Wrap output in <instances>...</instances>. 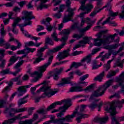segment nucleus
I'll use <instances>...</instances> for the list:
<instances>
[{
  "label": "nucleus",
  "mask_w": 124,
  "mask_h": 124,
  "mask_svg": "<svg viewBox=\"0 0 124 124\" xmlns=\"http://www.w3.org/2000/svg\"><path fill=\"white\" fill-rule=\"evenodd\" d=\"M62 104L64 106L59 108V110H61V112L58 113L57 116L58 118H63V117H64V114L63 113H64L65 110H67V109L72 105L71 102L70 100H64L62 101L56 102L50 105L46 109V111L48 112V111H50V110H52V109L56 108L57 105H62Z\"/></svg>",
  "instance_id": "nucleus-1"
},
{
  "label": "nucleus",
  "mask_w": 124,
  "mask_h": 124,
  "mask_svg": "<svg viewBox=\"0 0 124 124\" xmlns=\"http://www.w3.org/2000/svg\"><path fill=\"white\" fill-rule=\"evenodd\" d=\"M70 31H71V30L69 29H64L62 30V31L60 32V34L62 35H63V37L62 38L61 40V41L62 42V44L52 49L49 50L48 52H47V55H50V54L53 53L59 52V51H60V50H61L62 48H63L64 45L66 44L65 42H66V41L68 38V35H69Z\"/></svg>",
  "instance_id": "nucleus-2"
},
{
  "label": "nucleus",
  "mask_w": 124,
  "mask_h": 124,
  "mask_svg": "<svg viewBox=\"0 0 124 124\" xmlns=\"http://www.w3.org/2000/svg\"><path fill=\"white\" fill-rule=\"evenodd\" d=\"M114 83V78L110 79L107 81L104 85L101 86L98 88L96 91H94L90 98V101L92 99H93L94 97L101 96L102 94H104L105 91H106L112 84Z\"/></svg>",
  "instance_id": "nucleus-3"
},
{
  "label": "nucleus",
  "mask_w": 124,
  "mask_h": 124,
  "mask_svg": "<svg viewBox=\"0 0 124 124\" xmlns=\"http://www.w3.org/2000/svg\"><path fill=\"white\" fill-rule=\"evenodd\" d=\"M53 59H54V56L53 55L50 56L48 58V62L47 63H45L44 65L38 68V72H34L33 73L31 74V70H29L28 71V73H29V74H30L32 77H33L34 75L37 76L38 78H39V77H41V76H42V73H43V72L46 70V68H47V67H48L49 65L52 63Z\"/></svg>",
  "instance_id": "nucleus-4"
},
{
  "label": "nucleus",
  "mask_w": 124,
  "mask_h": 124,
  "mask_svg": "<svg viewBox=\"0 0 124 124\" xmlns=\"http://www.w3.org/2000/svg\"><path fill=\"white\" fill-rule=\"evenodd\" d=\"M47 84H48V82L46 81H44L43 82L41 83V85H44L42 88L37 91V93H39L40 92H44V94H45L46 96L50 97V96H52V95H54V94L57 93L58 91L52 90L51 87L47 86Z\"/></svg>",
  "instance_id": "nucleus-5"
},
{
  "label": "nucleus",
  "mask_w": 124,
  "mask_h": 124,
  "mask_svg": "<svg viewBox=\"0 0 124 124\" xmlns=\"http://www.w3.org/2000/svg\"><path fill=\"white\" fill-rule=\"evenodd\" d=\"M105 110L106 111V112H108V113H110L112 120V124H120V123H119V121H118L117 118H116V117L114 116L117 113V111H116V107L115 106V105L113 104L111 105L110 108L106 107L105 108Z\"/></svg>",
  "instance_id": "nucleus-6"
},
{
  "label": "nucleus",
  "mask_w": 124,
  "mask_h": 124,
  "mask_svg": "<svg viewBox=\"0 0 124 124\" xmlns=\"http://www.w3.org/2000/svg\"><path fill=\"white\" fill-rule=\"evenodd\" d=\"M85 4V3L82 4L79 8V9L81 10L86 11L85 12L81 13L80 14V16H84L85 14H88V13H89V12L92 11V9L93 8V4H87L86 6Z\"/></svg>",
  "instance_id": "nucleus-7"
},
{
  "label": "nucleus",
  "mask_w": 124,
  "mask_h": 124,
  "mask_svg": "<svg viewBox=\"0 0 124 124\" xmlns=\"http://www.w3.org/2000/svg\"><path fill=\"white\" fill-rule=\"evenodd\" d=\"M92 26L93 25H92V24H90L84 28L79 29L78 31H79V32H82V33L79 35L78 34H74L72 36L73 38H77L78 39H80V38H82V37H83V36H84V32H86L87 31H89V30H90V29L92 28Z\"/></svg>",
  "instance_id": "nucleus-8"
},
{
  "label": "nucleus",
  "mask_w": 124,
  "mask_h": 124,
  "mask_svg": "<svg viewBox=\"0 0 124 124\" xmlns=\"http://www.w3.org/2000/svg\"><path fill=\"white\" fill-rule=\"evenodd\" d=\"M46 49H47V46H45L44 47H41L39 50H38L37 53L36 54L37 58L33 63H38L41 61H43L44 60L42 58V52H43Z\"/></svg>",
  "instance_id": "nucleus-9"
},
{
  "label": "nucleus",
  "mask_w": 124,
  "mask_h": 124,
  "mask_svg": "<svg viewBox=\"0 0 124 124\" xmlns=\"http://www.w3.org/2000/svg\"><path fill=\"white\" fill-rule=\"evenodd\" d=\"M62 71H63V68L62 67L60 68L59 69L58 68L55 69L53 71L51 72V76H53L54 80L58 81L60 79L59 76L60 74H62Z\"/></svg>",
  "instance_id": "nucleus-10"
},
{
  "label": "nucleus",
  "mask_w": 124,
  "mask_h": 124,
  "mask_svg": "<svg viewBox=\"0 0 124 124\" xmlns=\"http://www.w3.org/2000/svg\"><path fill=\"white\" fill-rule=\"evenodd\" d=\"M79 109V107H77L75 108V110L73 111V113L71 115H67L64 117H63L64 122H72V120L73 118L75 117L76 115H77V112Z\"/></svg>",
  "instance_id": "nucleus-11"
},
{
  "label": "nucleus",
  "mask_w": 124,
  "mask_h": 124,
  "mask_svg": "<svg viewBox=\"0 0 124 124\" xmlns=\"http://www.w3.org/2000/svg\"><path fill=\"white\" fill-rule=\"evenodd\" d=\"M74 73V72H73L69 73V76H70V77L67 78L66 79H62V82L58 84V86L59 87H62V86H64L65 84H70V79H72L73 78Z\"/></svg>",
  "instance_id": "nucleus-12"
},
{
  "label": "nucleus",
  "mask_w": 124,
  "mask_h": 124,
  "mask_svg": "<svg viewBox=\"0 0 124 124\" xmlns=\"http://www.w3.org/2000/svg\"><path fill=\"white\" fill-rule=\"evenodd\" d=\"M5 50L0 49V68H4L5 66V60L3 59L4 58Z\"/></svg>",
  "instance_id": "nucleus-13"
},
{
  "label": "nucleus",
  "mask_w": 124,
  "mask_h": 124,
  "mask_svg": "<svg viewBox=\"0 0 124 124\" xmlns=\"http://www.w3.org/2000/svg\"><path fill=\"white\" fill-rule=\"evenodd\" d=\"M21 116H22V114H19L18 115L15 117L13 118H11L10 119H8L6 120H5L2 124H12L14 123L16 121V120H21V119H25L26 118H28V116H25L23 117L22 118H21Z\"/></svg>",
  "instance_id": "nucleus-14"
},
{
  "label": "nucleus",
  "mask_w": 124,
  "mask_h": 124,
  "mask_svg": "<svg viewBox=\"0 0 124 124\" xmlns=\"http://www.w3.org/2000/svg\"><path fill=\"white\" fill-rule=\"evenodd\" d=\"M118 35V34L115 33L113 35H109L108 36L105 40H104L105 44H110L112 42H116V41H115V37Z\"/></svg>",
  "instance_id": "nucleus-15"
},
{
  "label": "nucleus",
  "mask_w": 124,
  "mask_h": 124,
  "mask_svg": "<svg viewBox=\"0 0 124 124\" xmlns=\"http://www.w3.org/2000/svg\"><path fill=\"white\" fill-rule=\"evenodd\" d=\"M69 49H67V50H64L62 52H60L57 56V59L59 61H61V60H63V59H65V58H67L69 56Z\"/></svg>",
  "instance_id": "nucleus-16"
},
{
  "label": "nucleus",
  "mask_w": 124,
  "mask_h": 124,
  "mask_svg": "<svg viewBox=\"0 0 124 124\" xmlns=\"http://www.w3.org/2000/svg\"><path fill=\"white\" fill-rule=\"evenodd\" d=\"M31 85H26L25 86H20L17 89V91L19 93L18 96H22L24 93H27V89L30 88Z\"/></svg>",
  "instance_id": "nucleus-17"
},
{
  "label": "nucleus",
  "mask_w": 124,
  "mask_h": 124,
  "mask_svg": "<svg viewBox=\"0 0 124 124\" xmlns=\"http://www.w3.org/2000/svg\"><path fill=\"white\" fill-rule=\"evenodd\" d=\"M109 120V117L108 116H106V117L103 118L96 117L94 119L93 121L95 123H100L101 124H104L108 122Z\"/></svg>",
  "instance_id": "nucleus-18"
},
{
  "label": "nucleus",
  "mask_w": 124,
  "mask_h": 124,
  "mask_svg": "<svg viewBox=\"0 0 124 124\" xmlns=\"http://www.w3.org/2000/svg\"><path fill=\"white\" fill-rule=\"evenodd\" d=\"M70 4H71L70 0H67L66 1V6L68 7L67 9V11L68 12V16H73L74 15V9L70 7Z\"/></svg>",
  "instance_id": "nucleus-19"
},
{
  "label": "nucleus",
  "mask_w": 124,
  "mask_h": 124,
  "mask_svg": "<svg viewBox=\"0 0 124 124\" xmlns=\"http://www.w3.org/2000/svg\"><path fill=\"white\" fill-rule=\"evenodd\" d=\"M115 19V16H110L108 17L106 20L103 22V23H102V25L103 26H104L105 24H113L114 27H117V25L116 23H115V22H112V20H114Z\"/></svg>",
  "instance_id": "nucleus-20"
},
{
  "label": "nucleus",
  "mask_w": 124,
  "mask_h": 124,
  "mask_svg": "<svg viewBox=\"0 0 124 124\" xmlns=\"http://www.w3.org/2000/svg\"><path fill=\"white\" fill-rule=\"evenodd\" d=\"M116 82L119 83V86H123L124 84V71L121 74L119 77L116 78Z\"/></svg>",
  "instance_id": "nucleus-21"
},
{
  "label": "nucleus",
  "mask_w": 124,
  "mask_h": 124,
  "mask_svg": "<svg viewBox=\"0 0 124 124\" xmlns=\"http://www.w3.org/2000/svg\"><path fill=\"white\" fill-rule=\"evenodd\" d=\"M94 41V46L97 47H99L102 44H105L104 39H93Z\"/></svg>",
  "instance_id": "nucleus-22"
},
{
  "label": "nucleus",
  "mask_w": 124,
  "mask_h": 124,
  "mask_svg": "<svg viewBox=\"0 0 124 124\" xmlns=\"http://www.w3.org/2000/svg\"><path fill=\"white\" fill-rule=\"evenodd\" d=\"M83 91H84L83 87L79 86L72 87L69 90V92L71 93H73L74 92H83Z\"/></svg>",
  "instance_id": "nucleus-23"
},
{
  "label": "nucleus",
  "mask_w": 124,
  "mask_h": 124,
  "mask_svg": "<svg viewBox=\"0 0 124 124\" xmlns=\"http://www.w3.org/2000/svg\"><path fill=\"white\" fill-rule=\"evenodd\" d=\"M113 0H110L108 3L107 5L105 6V7H109V14L110 16H117L118 14H119V13H114L113 11H111V9L112 8V7L111 5H110V3H111V1H112Z\"/></svg>",
  "instance_id": "nucleus-24"
},
{
  "label": "nucleus",
  "mask_w": 124,
  "mask_h": 124,
  "mask_svg": "<svg viewBox=\"0 0 124 124\" xmlns=\"http://www.w3.org/2000/svg\"><path fill=\"white\" fill-rule=\"evenodd\" d=\"M19 59L18 57L16 56V55H14L12 56L9 60V63L8 64V66H10L12 65L14 63H15L17 61H18V59Z\"/></svg>",
  "instance_id": "nucleus-25"
},
{
  "label": "nucleus",
  "mask_w": 124,
  "mask_h": 124,
  "mask_svg": "<svg viewBox=\"0 0 124 124\" xmlns=\"http://www.w3.org/2000/svg\"><path fill=\"white\" fill-rule=\"evenodd\" d=\"M78 117L77 118V121L78 123H81V119H85V118H88L89 115L82 113H78Z\"/></svg>",
  "instance_id": "nucleus-26"
},
{
  "label": "nucleus",
  "mask_w": 124,
  "mask_h": 124,
  "mask_svg": "<svg viewBox=\"0 0 124 124\" xmlns=\"http://www.w3.org/2000/svg\"><path fill=\"white\" fill-rule=\"evenodd\" d=\"M123 63H124V59L122 61L121 58H119L117 60L116 63L115 64L114 67L116 68L117 66H119V67L123 68V67H124V65L123 64Z\"/></svg>",
  "instance_id": "nucleus-27"
},
{
  "label": "nucleus",
  "mask_w": 124,
  "mask_h": 124,
  "mask_svg": "<svg viewBox=\"0 0 124 124\" xmlns=\"http://www.w3.org/2000/svg\"><path fill=\"white\" fill-rule=\"evenodd\" d=\"M9 97V95L6 94L4 96V100H0V108H3L4 105L6 104V101Z\"/></svg>",
  "instance_id": "nucleus-28"
},
{
  "label": "nucleus",
  "mask_w": 124,
  "mask_h": 124,
  "mask_svg": "<svg viewBox=\"0 0 124 124\" xmlns=\"http://www.w3.org/2000/svg\"><path fill=\"white\" fill-rule=\"evenodd\" d=\"M46 20L47 23V24L46 25V29L49 31H52V30L53 29V26H51V25H50V21H52V18L50 17H47L46 18Z\"/></svg>",
  "instance_id": "nucleus-29"
},
{
  "label": "nucleus",
  "mask_w": 124,
  "mask_h": 124,
  "mask_svg": "<svg viewBox=\"0 0 124 124\" xmlns=\"http://www.w3.org/2000/svg\"><path fill=\"white\" fill-rule=\"evenodd\" d=\"M105 72L103 71L98 76L95 78V81H99V82H101L102 81V79H103V77H104V74Z\"/></svg>",
  "instance_id": "nucleus-30"
},
{
  "label": "nucleus",
  "mask_w": 124,
  "mask_h": 124,
  "mask_svg": "<svg viewBox=\"0 0 124 124\" xmlns=\"http://www.w3.org/2000/svg\"><path fill=\"white\" fill-rule=\"evenodd\" d=\"M24 55L27 56L30 52L33 53L35 51V48H31L30 47H26V48L23 49Z\"/></svg>",
  "instance_id": "nucleus-31"
},
{
  "label": "nucleus",
  "mask_w": 124,
  "mask_h": 124,
  "mask_svg": "<svg viewBox=\"0 0 124 124\" xmlns=\"http://www.w3.org/2000/svg\"><path fill=\"white\" fill-rule=\"evenodd\" d=\"M91 58H92V54L88 55L85 58H83L81 60V63H84L85 62H87V63H90L91 61Z\"/></svg>",
  "instance_id": "nucleus-32"
},
{
  "label": "nucleus",
  "mask_w": 124,
  "mask_h": 124,
  "mask_svg": "<svg viewBox=\"0 0 124 124\" xmlns=\"http://www.w3.org/2000/svg\"><path fill=\"white\" fill-rule=\"evenodd\" d=\"M27 97H29V94H27L26 96L24 97L23 98L20 99L18 101V106L20 107L21 105L23 104H25V103H27V101L25 100L26 98H27Z\"/></svg>",
  "instance_id": "nucleus-33"
},
{
  "label": "nucleus",
  "mask_w": 124,
  "mask_h": 124,
  "mask_svg": "<svg viewBox=\"0 0 124 124\" xmlns=\"http://www.w3.org/2000/svg\"><path fill=\"white\" fill-rule=\"evenodd\" d=\"M30 25H31V21H29L28 23H25L24 24H19L18 26L19 28H20L23 33H25V32H27V31L24 30V27L30 26Z\"/></svg>",
  "instance_id": "nucleus-34"
},
{
  "label": "nucleus",
  "mask_w": 124,
  "mask_h": 124,
  "mask_svg": "<svg viewBox=\"0 0 124 124\" xmlns=\"http://www.w3.org/2000/svg\"><path fill=\"white\" fill-rule=\"evenodd\" d=\"M83 65V63H82V61L81 62H73L71 65V68H73V67H75V68H78L79 66H81Z\"/></svg>",
  "instance_id": "nucleus-35"
},
{
  "label": "nucleus",
  "mask_w": 124,
  "mask_h": 124,
  "mask_svg": "<svg viewBox=\"0 0 124 124\" xmlns=\"http://www.w3.org/2000/svg\"><path fill=\"white\" fill-rule=\"evenodd\" d=\"M20 78H21V75H19L18 77H16L14 78H12L10 81V82L8 84V85L9 86H12V85H13V82H18V81H19V80H20Z\"/></svg>",
  "instance_id": "nucleus-36"
},
{
  "label": "nucleus",
  "mask_w": 124,
  "mask_h": 124,
  "mask_svg": "<svg viewBox=\"0 0 124 124\" xmlns=\"http://www.w3.org/2000/svg\"><path fill=\"white\" fill-rule=\"evenodd\" d=\"M111 55H112V52L111 51L109 50L108 53H106L104 55L102 56L101 61L103 62L104 61H105L106 59H109Z\"/></svg>",
  "instance_id": "nucleus-37"
},
{
  "label": "nucleus",
  "mask_w": 124,
  "mask_h": 124,
  "mask_svg": "<svg viewBox=\"0 0 124 124\" xmlns=\"http://www.w3.org/2000/svg\"><path fill=\"white\" fill-rule=\"evenodd\" d=\"M23 63H24V60H21L20 62H18L16 65L14 66V68L16 70H19V69H21L20 67H21V65H23Z\"/></svg>",
  "instance_id": "nucleus-38"
},
{
  "label": "nucleus",
  "mask_w": 124,
  "mask_h": 124,
  "mask_svg": "<svg viewBox=\"0 0 124 124\" xmlns=\"http://www.w3.org/2000/svg\"><path fill=\"white\" fill-rule=\"evenodd\" d=\"M68 21H72V22H74V20L72 19V16H65L63 19V23H66Z\"/></svg>",
  "instance_id": "nucleus-39"
},
{
  "label": "nucleus",
  "mask_w": 124,
  "mask_h": 124,
  "mask_svg": "<svg viewBox=\"0 0 124 124\" xmlns=\"http://www.w3.org/2000/svg\"><path fill=\"white\" fill-rule=\"evenodd\" d=\"M113 62V59L109 60L107 62V63L104 65V68L106 69V71H108L110 69V63Z\"/></svg>",
  "instance_id": "nucleus-40"
},
{
  "label": "nucleus",
  "mask_w": 124,
  "mask_h": 124,
  "mask_svg": "<svg viewBox=\"0 0 124 124\" xmlns=\"http://www.w3.org/2000/svg\"><path fill=\"white\" fill-rule=\"evenodd\" d=\"M79 44L80 45H77L74 48L73 50H76L77 48H80L81 46H84V45H86L87 43L84 41H79Z\"/></svg>",
  "instance_id": "nucleus-41"
},
{
  "label": "nucleus",
  "mask_w": 124,
  "mask_h": 124,
  "mask_svg": "<svg viewBox=\"0 0 124 124\" xmlns=\"http://www.w3.org/2000/svg\"><path fill=\"white\" fill-rule=\"evenodd\" d=\"M64 119H63V117H62L61 118L56 119V120H55L54 122V124H63V123H64Z\"/></svg>",
  "instance_id": "nucleus-42"
},
{
  "label": "nucleus",
  "mask_w": 124,
  "mask_h": 124,
  "mask_svg": "<svg viewBox=\"0 0 124 124\" xmlns=\"http://www.w3.org/2000/svg\"><path fill=\"white\" fill-rule=\"evenodd\" d=\"M20 21H22V19L19 17H17L14 20V23L12 24V27H16L17 26V24L20 23Z\"/></svg>",
  "instance_id": "nucleus-43"
},
{
  "label": "nucleus",
  "mask_w": 124,
  "mask_h": 124,
  "mask_svg": "<svg viewBox=\"0 0 124 124\" xmlns=\"http://www.w3.org/2000/svg\"><path fill=\"white\" fill-rule=\"evenodd\" d=\"M124 47H121L120 48H119V49L117 51H116L115 50H112L111 51V52L112 54H113L114 56H116L118 55L119 53H121V52H122V51L124 50Z\"/></svg>",
  "instance_id": "nucleus-44"
},
{
  "label": "nucleus",
  "mask_w": 124,
  "mask_h": 124,
  "mask_svg": "<svg viewBox=\"0 0 124 124\" xmlns=\"http://www.w3.org/2000/svg\"><path fill=\"white\" fill-rule=\"evenodd\" d=\"M115 75H116V72H114V71H110L108 72V74L107 75V78H112V77H113Z\"/></svg>",
  "instance_id": "nucleus-45"
},
{
  "label": "nucleus",
  "mask_w": 124,
  "mask_h": 124,
  "mask_svg": "<svg viewBox=\"0 0 124 124\" xmlns=\"http://www.w3.org/2000/svg\"><path fill=\"white\" fill-rule=\"evenodd\" d=\"M37 119H38V115L35 114L33 116V118L32 119L29 120L28 123L31 124V123H33V122H34V121L37 120Z\"/></svg>",
  "instance_id": "nucleus-46"
},
{
  "label": "nucleus",
  "mask_w": 124,
  "mask_h": 124,
  "mask_svg": "<svg viewBox=\"0 0 124 124\" xmlns=\"http://www.w3.org/2000/svg\"><path fill=\"white\" fill-rule=\"evenodd\" d=\"M8 74H9V69H5V70H2V71H0V75L1 76H3V75Z\"/></svg>",
  "instance_id": "nucleus-47"
},
{
  "label": "nucleus",
  "mask_w": 124,
  "mask_h": 124,
  "mask_svg": "<svg viewBox=\"0 0 124 124\" xmlns=\"http://www.w3.org/2000/svg\"><path fill=\"white\" fill-rule=\"evenodd\" d=\"M46 43L47 44H49V45L53 46L54 45V42L52 40V39L49 37H47L46 38Z\"/></svg>",
  "instance_id": "nucleus-48"
},
{
  "label": "nucleus",
  "mask_w": 124,
  "mask_h": 124,
  "mask_svg": "<svg viewBox=\"0 0 124 124\" xmlns=\"http://www.w3.org/2000/svg\"><path fill=\"white\" fill-rule=\"evenodd\" d=\"M86 106H86L85 105H82L80 108L79 111L78 112V111H79V109H78L77 111V114H78V113H83V112H84L85 111V109L86 108Z\"/></svg>",
  "instance_id": "nucleus-49"
},
{
  "label": "nucleus",
  "mask_w": 124,
  "mask_h": 124,
  "mask_svg": "<svg viewBox=\"0 0 124 124\" xmlns=\"http://www.w3.org/2000/svg\"><path fill=\"white\" fill-rule=\"evenodd\" d=\"M108 31V30L101 31L100 33L97 34L98 38L96 39H102L101 37L102 36V33H106Z\"/></svg>",
  "instance_id": "nucleus-50"
},
{
  "label": "nucleus",
  "mask_w": 124,
  "mask_h": 124,
  "mask_svg": "<svg viewBox=\"0 0 124 124\" xmlns=\"http://www.w3.org/2000/svg\"><path fill=\"white\" fill-rule=\"evenodd\" d=\"M80 18H81V23L80 25V27H82L83 26H84V24H85L86 22H88V18H84L83 16H80Z\"/></svg>",
  "instance_id": "nucleus-51"
},
{
  "label": "nucleus",
  "mask_w": 124,
  "mask_h": 124,
  "mask_svg": "<svg viewBox=\"0 0 124 124\" xmlns=\"http://www.w3.org/2000/svg\"><path fill=\"white\" fill-rule=\"evenodd\" d=\"M51 36L54 40L57 42L59 41V39L58 38V34L56 33V31H54L53 33V34L51 35Z\"/></svg>",
  "instance_id": "nucleus-52"
},
{
  "label": "nucleus",
  "mask_w": 124,
  "mask_h": 124,
  "mask_svg": "<svg viewBox=\"0 0 124 124\" xmlns=\"http://www.w3.org/2000/svg\"><path fill=\"white\" fill-rule=\"evenodd\" d=\"M34 16H25L22 17L23 20H25V21H30L31 19H34Z\"/></svg>",
  "instance_id": "nucleus-53"
},
{
  "label": "nucleus",
  "mask_w": 124,
  "mask_h": 124,
  "mask_svg": "<svg viewBox=\"0 0 124 124\" xmlns=\"http://www.w3.org/2000/svg\"><path fill=\"white\" fill-rule=\"evenodd\" d=\"M89 77V74H86L84 76H82V77H80L79 78V80L80 82H83V81H85L86 79H87Z\"/></svg>",
  "instance_id": "nucleus-54"
},
{
  "label": "nucleus",
  "mask_w": 124,
  "mask_h": 124,
  "mask_svg": "<svg viewBox=\"0 0 124 124\" xmlns=\"http://www.w3.org/2000/svg\"><path fill=\"white\" fill-rule=\"evenodd\" d=\"M120 45L119 44H115L114 45H111L110 46V50H115L117 49Z\"/></svg>",
  "instance_id": "nucleus-55"
},
{
  "label": "nucleus",
  "mask_w": 124,
  "mask_h": 124,
  "mask_svg": "<svg viewBox=\"0 0 124 124\" xmlns=\"http://www.w3.org/2000/svg\"><path fill=\"white\" fill-rule=\"evenodd\" d=\"M10 19H15L14 17H12L11 16H10L8 18L5 19L3 18V22L4 23V25H6L9 22V20Z\"/></svg>",
  "instance_id": "nucleus-56"
},
{
  "label": "nucleus",
  "mask_w": 124,
  "mask_h": 124,
  "mask_svg": "<svg viewBox=\"0 0 124 124\" xmlns=\"http://www.w3.org/2000/svg\"><path fill=\"white\" fill-rule=\"evenodd\" d=\"M47 0H41L40 5L37 7L39 9H42L43 8V3L46 2Z\"/></svg>",
  "instance_id": "nucleus-57"
},
{
  "label": "nucleus",
  "mask_w": 124,
  "mask_h": 124,
  "mask_svg": "<svg viewBox=\"0 0 124 124\" xmlns=\"http://www.w3.org/2000/svg\"><path fill=\"white\" fill-rule=\"evenodd\" d=\"M78 25V22H75L72 25L70 28L71 31H75V30L77 28V26Z\"/></svg>",
  "instance_id": "nucleus-58"
},
{
  "label": "nucleus",
  "mask_w": 124,
  "mask_h": 124,
  "mask_svg": "<svg viewBox=\"0 0 124 124\" xmlns=\"http://www.w3.org/2000/svg\"><path fill=\"white\" fill-rule=\"evenodd\" d=\"M98 51H100V48L97 47L96 48H94L92 50V53L90 55H91V56H92L93 55H94V54H96V53H97Z\"/></svg>",
  "instance_id": "nucleus-59"
},
{
  "label": "nucleus",
  "mask_w": 124,
  "mask_h": 124,
  "mask_svg": "<svg viewBox=\"0 0 124 124\" xmlns=\"http://www.w3.org/2000/svg\"><path fill=\"white\" fill-rule=\"evenodd\" d=\"M34 43L32 41H30L28 43H25V47H30L31 46H34Z\"/></svg>",
  "instance_id": "nucleus-60"
},
{
  "label": "nucleus",
  "mask_w": 124,
  "mask_h": 124,
  "mask_svg": "<svg viewBox=\"0 0 124 124\" xmlns=\"http://www.w3.org/2000/svg\"><path fill=\"white\" fill-rule=\"evenodd\" d=\"M23 14L24 15V16H32V12H29L25 11L23 12Z\"/></svg>",
  "instance_id": "nucleus-61"
},
{
  "label": "nucleus",
  "mask_w": 124,
  "mask_h": 124,
  "mask_svg": "<svg viewBox=\"0 0 124 124\" xmlns=\"http://www.w3.org/2000/svg\"><path fill=\"white\" fill-rule=\"evenodd\" d=\"M89 107L91 108V109H94L95 107H97V104L96 103H93L89 105Z\"/></svg>",
  "instance_id": "nucleus-62"
},
{
  "label": "nucleus",
  "mask_w": 124,
  "mask_h": 124,
  "mask_svg": "<svg viewBox=\"0 0 124 124\" xmlns=\"http://www.w3.org/2000/svg\"><path fill=\"white\" fill-rule=\"evenodd\" d=\"M27 109L28 108H18L17 113H22L23 112H25V111H27Z\"/></svg>",
  "instance_id": "nucleus-63"
},
{
  "label": "nucleus",
  "mask_w": 124,
  "mask_h": 124,
  "mask_svg": "<svg viewBox=\"0 0 124 124\" xmlns=\"http://www.w3.org/2000/svg\"><path fill=\"white\" fill-rule=\"evenodd\" d=\"M80 54H83V51H76L72 54V56H77V55H80Z\"/></svg>",
  "instance_id": "nucleus-64"
}]
</instances>
